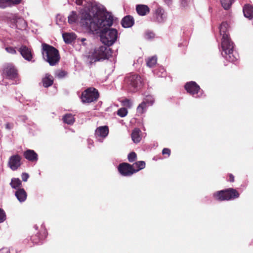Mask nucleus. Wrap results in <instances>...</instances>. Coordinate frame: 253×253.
Listing matches in <instances>:
<instances>
[{"label":"nucleus","instance_id":"nucleus-1","mask_svg":"<svg viewBox=\"0 0 253 253\" xmlns=\"http://www.w3.org/2000/svg\"><path fill=\"white\" fill-rule=\"evenodd\" d=\"M83 8L80 11L79 24L90 32H97L105 26H111L113 16L104 6L92 0H73Z\"/></svg>","mask_w":253,"mask_h":253},{"label":"nucleus","instance_id":"nucleus-2","mask_svg":"<svg viewBox=\"0 0 253 253\" xmlns=\"http://www.w3.org/2000/svg\"><path fill=\"white\" fill-rule=\"evenodd\" d=\"M219 32L222 36L221 43V54L226 60L230 62L236 61L239 55L234 50V44L229 37L228 25L222 22L219 26Z\"/></svg>","mask_w":253,"mask_h":253},{"label":"nucleus","instance_id":"nucleus-3","mask_svg":"<svg viewBox=\"0 0 253 253\" xmlns=\"http://www.w3.org/2000/svg\"><path fill=\"white\" fill-rule=\"evenodd\" d=\"M42 53L44 60L50 66L55 65L60 60V57L58 50L51 45L42 43Z\"/></svg>","mask_w":253,"mask_h":253},{"label":"nucleus","instance_id":"nucleus-4","mask_svg":"<svg viewBox=\"0 0 253 253\" xmlns=\"http://www.w3.org/2000/svg\"><path fill=\"white\" fill-rule=\"evenodd\" d=\"M110 27L106 26L99 30H101L100 34L101 42L108 46L112 45L116 42L118 37L117 30L114 28H108Z\"/></svg>","mask_w":253,"mask_h":253},{"label":"nucleus","instance_id":"nucleus-5","mask_svg":"<svg viewBox=\"0 0 253 253\" xmlns=\"http://www.w3.org/2000/svg\"><path fill=\"white\" fill-rule=\"evenodd\" d=\"M125 83L129 91L134 92L140 88L142 81L140 76L136 74H130L125 79Z\"/></svg>","mask_w":253,"mask_h":253},{"label":"nucleus","instance_id":"nucleus-6","mask_svg":"<svg viewBox=\"0 0 253 253\" xmlns=\"http://www.w3.org/2000/svg\"><path fill=\"white\" fill-rule=\"evenodd\" d=\"M112 53V50L109 46L100 45L95 47L91 55V59L95 62L108 59L111 56Z\"/></svg>","mask_w":253,"mask_h":253},{"label":"nucleus","instance_id":"nucleus-7","mask_svg":"<svg viewBox=\"0 0 253 253\" xmlns=\"http://www.w3.org/2000/svg\"><path fill=\"white\" fill-rule=\"evenodd\" d=\"M213 196L218 201H228L239 197V194L236 189L229 188L225 190L217 191L214 193Z\"/></svg>","mask_w":253,"mask_h":253},{"label":"nucleus","instance_id":"nucleus-8","mask_svg":"<svg viewBox=\"0 0 253 253\" xmlns=\"http://www.w3.org/2000/svg\"><path fill=\"white\" fill-rule=\"evenodd\" d=\"M99 97L98 90L94 87H89L83 91L81 99L84 103H91L96 101Z\"/></svg>","mask_w":253,"mask_h":253},{"label":"nucleus","instance_id":"nucleus-9","mask_svg":"<svg viewBox=\"0 0 253 253\" xmlns=\"http://www.w3.org/2000/svg\"><path fill=\"white\" fill-rule=\"evenodd\" d=\"M188 93L195 98H200L202 96L203 91L200 86L195 82L191 81L187 83L184 86Z\"/></svg>","mask_w":253,"mask_h":253},{"label":"nucleus","instance_id":"nucleus-10","mask_svg":"<svg viewBox=\"0 0 253 253\" xmlns=\"http://www.w3.org/2000/svg\"><path fill=\"white\" fill-rule=\"evenodd\" d=\"M167 18V13L163 8L158 6L154 10L151 21L155 23L161 24L164 23Z\"/></svg>","mask_w":253,"mask_h":253},{"label":"nucleus","instance_id":"nucleus-11","mask_svg":"<svg viewBox=\"0 0 253 253\" xmlns=\"http://www.w3.org/2000/svg\"><path fill=\"white\" fill-rule=\"evenodd\" d=\"M47 235V232L44 225H42L41 227L40 231L30 237V239L34 244H39L42 243Z\"/></svg>","mask_w":253,"mask_h":253},{"label":"nucleus","instance_id":"nucleus-12","mask_svg":"<svg viewBox=\"0 0 253 253\" xmlns=\"http://www.w3.org/2000/svg\"><path fill=\"white\" fill-rule=\"evenodd\" d=\"M118 169L120 174L125 176H130L135 173L134 169H133L131 165L126 163L120 164Z\"/></svg>","mask_w":253,"mask_h":253},{"label":"nucleus","instance_id":"nucleus-13","mask_svg":"<svg viewBox=\"0 0 253 253\" xmlns=\"http://www.w3.org/2000/svg\"><path fill=\"white\" fill-rule=\"evenodd\" d=\"M109 133V128L106 126L97 127L95 131V137L97 140L102 142Z\"/></svg>","mask_w":253,"mask_h":253},{"label":"nucleus","instance_id":"nucleus-14","mask_svg":"<svg viewBox=\"0 0 253 253\" xmlns=\"http://www.w3.org/2000/svg\"><path fill=\"white\" fill-rule=\"evenodd\" d=\"M21 157L19 155H13L9 158L8 166L12 170H16L21 165Z\"/></svg>","mask_w":253,"mask_h":253},{"label":"nucleus","instance_id":"nucleus-15","mask_svg":"<svg viewBox=\"0 0 253 253\" xmlns=\"http://www.w3.org/2000/svg\"><path fill=\"white\" fill-rule=\"evenodd\" d=\"M21 56L28 61H32L34 62L35 61L33 59V53L32 49L27 47L26 45H22L18 49Z\"/></svg>","mask_w":253,"mask_h":253},{"label":"nucleus","instance_id":"nucleus-16","mask_svg":"<svg viewBox=\"0 0 253 253\" xmlns=\"http://www.w3.org/2000/svg\"><path fill=\"white\" fill-rule=\"evenodd\" d=\"M3 74L8 79H14L17 75V70L14 66L11 64H8L5 65L3 71Z\"/></svg>","mask_w":253,"mask_h":253},{"label":"nucleus","instance_id":"nucleus-17","mask_svg":"<svg viewBox=\"0 0 253 253\" xmlns=\"http://www.w3.org/2000/svg\"><path fill=\"white\" fill-rule=\"evenodd\" d=\"M136 11L137 13L141 16H144L149 13L150 11L149 6L145 4H139L136 5Z\"/></svg>","mask_w":253,"mask_h":253},{"label":"nucleus","instance_id":"nucleus-18","mask_svg":"<svg viewBox=\"0 0 253 253\" xmlns=\"http://www.w3.org/2000/svg\"><path fill=\"white\" fill-rule=\"evenodd\" d=\"M15 196L20 203H23L26 200L27 194L24 188H19L15 191Z\"/></svg>","mask_w":253,"mask_h":253},{"label":"nucleus","instance_id":"nucleus-19","mask_svg":"<svg viewBox=\"0 0 253 253\" xmlns=\"http://www.w3.org/2000/svg\"><path fill=\"white\" fill-rule=\"evenodd\" d=\"M23 156L25 159L31 162H37L38 161V155L33 150H27L24 152Z\"/></svg>","mask_w":253,"mask_h":253},{"label":"nucleus","instance_id":"nucleus-20","mask_svg":"<svg viewBox=\"0 0 253 253\" xmlns=\"http://www.w3.org/2000/svg\"><path fill=\"white\" fill-rule=\"evenodd\" d=\"M244 15L245 17L250 20L253 19V6L247 4L244 5L243 8Z\"/></svg>","mask_w":253,"mask_h":253},{"label":"nucleus","instance_id":"nucleus-21","mask_svg":"<svg viewBox=\"0 0 253 253\" xmlns=\"http://www.w3.org/2000/svg\"><path fill=\"white\" fill-rule=\"evenodd\" d=\"M21 0H0V8H5L20 3Z\"/></svg>","mask_w":253,"mask_h":253},{"label":"nucleus","instance_id":"nucleus-22","mask_svg":"<svg viewBox=\"0 0 253 253\" xmlns=\"http://www.w3.org/2000/svg\"><path fill=\"white\" fill-rule=\"evenodd\" d=\"M134 19L130 15H127L124 17L122 20L121 24L124 28H129L134 24Z\"/></svg>","mask_w":253,"mask_h":253},{"label":"nucleus","instance_id":"nucleus-23","mask_svg":"<svg viewBox=\"0 0 253 253\" xmlns=\"http://www.w3.org/2000/svg\"><path fill=\"white\" fill-rule=\"evenodd\" d=\"M68 23L70 24L78 23L79 24L80 14L78 15L75 11L71 12L68 16Z\"/></svg>","mask_w":253,"mask_h":253},{"label":"nucleus","instance_id":"nucleus-24","mask_svg":"<svg viewBox=\"0 0 253 253\" xmlns=\"http://www.w3.org/2000/svg\"><path fill=\"white\" fill-rule=\"evenodd\" d=\"M64 41L66 43H71L76 38L75 34L73 33H65L62 34Z\"/></svg>","mask_w":253,"mask_h":253},{"label":"nucleus","instance_id":"nucleus-25","mask_svg":"<svg viewBox=\"0 0 253 253\" xmlns=\"http://www.w3.org/2000/svg\"><path fill=\"white\" fill-rule=\"evenodd\" d=\"M42 82L44 87H48L53 84V78L51 75L46 74L45 77L42 79Z\"/></svg>","mask_w":253,"mask_h":253},{"label":"nucleus","instance_id":"nucleus-26","mask_svg":"<svg viewBox=\"0 0 253 253\" xmlns=\"http://www.w3.org/2000/svg\"><path fill=\"white\" fill-rule=\"evenodd\" d=\"M141 131L139 128H135L131 133V138L133 142L137 143L139 142L141 139L140 135Z\"/></svg>","mask_w":253,"mask_h":253},{"label":"nucleus","instance_id":"nucleus-27","mask_svg":"<svg viewBox=\"0 0 253 253\" xmlns=\"http://www.w3.org/2000/svg\"><path fill=\"white\" fill-rule=\"evenodd\" d=\"M62 120L64 123L69 125H72L75 121L74 116L71 114H65L63 116Z\"/></svg>","mask_w":253,"mask_h":253},{"label":"nucleus","instance_id":"nucleus-28","mask_svg":"<svg viewBox=\"0 0 253 253\" xmlns=\"http://www.w3.org/2000/svg\"><path fill=\"white\" fill-rule=\"evenodd\" d=\"M10 185L12 188L15 189L16 190L19 188H22V181L18 178H12Z\"/></svg>","mask_w":253,"mask_h":253},{"label":"nucleus","instance_id":"nucleus-29","mask_svg":"<svg viewBox=\"0 0 253 253\" xmlns=\"http://www.w3.org/2000/svg\"><path fill=\"white\" fill-rule=\"evenodd\" d=\"M131 166L133 169H134L135 173H136L145 167V163L144 161H140L133 163Z\"/></svg>","mask_w":253,"mask_h":253},{"label":"nucleus","instance_id":"nucleus-30","mask_svg":"<svg viewBox=\"0 0 253 253\" xmlns=\"http://www.w3.org/2000/svg\"><path fill=\"white\" fill-rule=\"evenodd\" d=\"M154 74L157 76L159 77H164L166 76V72L164 67H156L153 70Z\"/></svg>","mask_w":253,"mask_h":253},{"label":"nucleus","instance_id":"nucleus-31","mask_svg":"<svg viewBox=\"0 0 253 253\" xmlns=\"http://www.w3.org/2000/svg\"><path fill=\"white\" fill-rule=\"evenodd\" d=\"M15 25L16 28L22 30L26 28L27 24L25 20L23 18H18L16 20Z\"/></svg>","mask_w":253,"mask_h":253},{"label":"nucleus","instance_id":"nucleus-32","mask_svg":"<svg viewBox=\"0 0 253 253\" xmlns=\"http://www.w3.org/2000/svg\"><path fill=\"white\" fill-rule=\"evenodd\" d=\"M155 101L154 97L152 95H146L143 98V102L146 103L148 106H152Z\"/></svg>","mask_w":253,"mask_h":253},{"label":"nucleus","instance_id":"nucleus-33","mask_svg":"<svg viewBox=\"0 0 253 253\" xmlns=\"http://www.w3.org/2000/svg\"><path fill=\"white\" fill-rule=\"evenodd\" d=\"M148 106H149L142 101L137 107V113L140 115L142 114L146 111Z\"/></svg>","mask_w":253,"mask_h":253},{"label":"nucleus","instance_id":"nucleus-34","mask_svg":"<svg viewBox=\"0 0 253 253\" xmlns=\"http://www.w3.org/2000/svg\"><path fill=\"white\" fill-rule=\"evenodd\" d=\"M235 0H220V2L224 9H228Z\"/></svg>","mask_w":253,"mask_h":253},{"label":"nucleus","instance_id":"nucleus-35","mask_svg":"<svg viewBox=\"0 0 253 253\" xmlns=\"http://www.w3.org/2000/svg\"><path fill=\"white\" fill-rule=\"evenodd\" d=\"M66 21V18L60 14H57L56 16V24L59 26H62Z\"/></svg>","mask_w":253,"mask_h":253},{"label":"nucleus","instance_id":"nucleus-36","mask_svg":"<svg viewBox=\"0 0 253 253\" xmlns=\"http://www.w3.org/2000/svg\"><path fill=\"white\" fill-rule=\"evenodd\" d=\"M157 63V58L156 57H152L147 60V65L151 68L153 67Z\"/></svg>","mask_w":253,"mask_h":253},{"label":"nucleus","instance_id":"nucleus-37","mask_svg":"<svg viewBox=\"0 0 253 253\" xmlns=\"http://www.w3.org/2000/svg\"><path fill=\"white\" fill-rule=\"evenodd\" d=\"M55 75L57 78L61 79L67 75V72L64 70H58L55 72Z\"/></svg>","mask_w":253,"mask_h":253},{"label":"nucleus","instance_id":"nucleus-38","mask_svg":"<svg viewBox=\"0 0 253 253\" xmlns=\"http://www.w3.org/2000/svg\"><path fill=\"white\" fill-rule=\"evenodd\" d=\"M127 114V110L125 108H121L118 110L117 114L121 117H125Z\"/></svg>","mask_w":253,"mask_h":253},{"label":"nucleus","instance_id":"nucleus-39","mask_svg":"<svg viewBox=\"0 0 253 253\" xmlns=\"http://www.w3.org/2000/svg\"><path fill=\"white\" fill-rule=\"evenodd\" d=\"M137 155L134 152H132L128 154L127 155V159L129 162L132 163L135 161L136 159Z\"/></svg>","mask_w":253,"mask_h":253},{"label":"nucleus","instance_id":"nucleus-40","mask_svg":"<svg viewBox=\"0 0 253 253\" xmlns=\"http://www.w3.org/2000/svg\"><path fill=\"white\" fill-rule=\"evenodd\" d=\"M122 104L124 106L131 108L132 105V102L128 99H125L122 101Z\"/></svg>","mask_w":253,"mask_h":253},{"label":"nucleus","instance_id":"nucleus-41","mask_svg":"<svg viewBox=\"0 0 253 253\" xmlns=\"http://www.w3.org/2000/svg\"><path fill=\"white\" fill-rule=\"evenodd\" d=\"M155 34L152 31H147L145 32L144 37L146 39L150 40L155 37Z\"/></svg>","mask_w":253,"mask_h":253},{"label":"nucleus","instance_id":"nucleus-42","mask_svg":"<svg viewBox=\"0 0 253 253\" xmlns=\"http://www.w3.org/2000/svg\"><path fill=\"white\" fill-rule=\"evenodd\" d=\"M6 219V214L3 210L0 209V223Z\"/></svg>","mask_w":253,"mask_h":253},{"label":"nucleus","instance_id":"nucleus-43","mask_svg":"<svg viewBox=\"0 0 253 253\" xmlns=\"http://www.w3.org/2000/svg\"><path fill=\"white\" fill-rule=\"evenodd\" d=\"M5 50L9 53L12 54H16V51L14 47L11 46H7L5 48Z\"/></svg>","mask_w":253,"mask_h":253},{"label":"nucleus","instance_id":"nucleus-44","mask_svg":"<svg viewBox=\"0 0 253 253\" xmlns=\"http://www.w3.org/2000/svg\"><path fill=\"white\" fill-rule=\"evenodd\" d=\"M29 175L27 173L23 172L21 174V178L23 181L26 182L29 178Z\"/></svg>","mask_w":253,"mask_h":253},{"label":"nucleus","instance_id":"nucleus-45","mask_svg":"<svg viewBox=\"0 0 253 253\" xmlns=\"http://www.w3.org/2000/svg\"><path fill=\"white\" fill-rule=\"evenodd\" d=\"M14 125L12 123H7L5 124V128L7 130H11L13 128Z\"/></svg>","mask_w":253,"mask_h":253},{"label":"nucleus","instance_id":"nucleus-46","mask_svg":"<svg viewBox=\"0 0 253 253\" xmlns=\"http://www.w3.org/2000/svg\"><path fill=\"white\" fill-rule=\"evenodd\" d=\"M0 253H10V249L8 248H2L0 249Z\"/></svg>","mask_w":253,"mask_h":253},{"label":"nucleus","instance_id":"nucleus-47","mask_svg":"<svg viewBox=\"0 0 253 253\" xmlns=\"http://www.w3.org/2000/svg\"><path fill=\"white\" fill-rule=\"evenodd\" d=\"M86 39L85 38H78L77 39V42H79V43H81L82 44H83V45L85 46L86 45V44L85 43V41H86Z\"/></svg>","mask_w":253,"mask_h":253},{"label":"nucleus","instance_id":"nucleus-48","mask_svg":"<svg viewBox=\"0 0 253 253\" xmlns=\"http://www.w3.org/2000/svg\"><path fill=\"white\" fill-rule=\"evenodd\" d=\"M162 154L163 155L167 154L169 156L170 154V150L169 148H164L162 151Z\"/></svg>","mask_w":253,"mask_h":253},{"label":"nucleus","instance_id":"nucleus-49","mask_svg":"<svg viewBox=\"0 0 253 253\" xmlns=\"http://www.w3.org/2000/svg\"><path fill=\"white\" fill-rule=\"evenodd\" d=\"M228 181L230 182H233L234 181V176L232 174L229 175Z\"/></svg>","mask_w":253,"mask_h":253},{"label":"nucleus","instance_id":"nucleus-50","mask_svg":"<svg viewBox=\"0 0 253 253\" xmlns=\"http://www.w3.org/2000/svg\"><path fill=\"white\" fill-rule=\"evenodd\" d=\"M165 3L168 6H169L171 4L172 0H164Z\"/></svg>","mask_w":253,"mask_h":253},{"label":"nucleus","instance_id":"nucleus-51","mask_svg":"<svg viewBox=\"0 0 253 253\" xmlns=\"http://www.w3.org/2000/svg\"><path fill=\"white\" fill-rule=\"evenodd\" d=\"M93 141H92V140H90V139H88V145H89V148H90L89 145H92V144H93Z\"/></svg>","mask_w":253,"mask_h":253},{"label":"nucleus","instance_id":"nucleus-52","mask_svg":"<svg viewBox=\"0 0 253 253\" xmlns=\"http://www.w3.org/2000/svg\"><path fill=\"white\" fill-rule=\"evenodd\" d=\"M34 228L35 229L36 231H37L38 229V227L37 225H34Z\"/></svg>","mask_w":253,"mask_h":253}]
</instances>
